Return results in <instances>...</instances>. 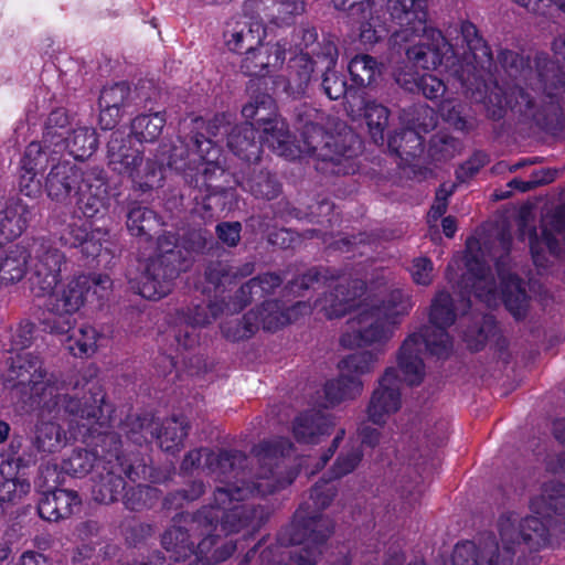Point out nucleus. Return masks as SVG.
<instances>
[{"mask_svg":"<svg viewBox=\"0 0 565 565\" xmlns=\"http://www.w3.org/2000/svg\"><path fill=\"white\" fill-rule=\"evenodd\" d=\"M461 149V141L448 132L438 131L428 143V157L435 163L452 159Z\"/></svg>","mask_w":565,"mask_h":565,"instance_id":"obj_62","label":"nucleus"},{"mask_svg":"<svg viewBox=\"0 0 565 565\" xmlns=\"http://www.w3.org/2000/svg\"><path fill=\"white\" fill-rule=\"evenodd\" d=\"M344 11L347 23L359 31L362 44L372 46L384 38L386 29L374 0L353 1Z\"/></svg>","mask_w":565,"mask_h":565,"instance_id":"obj_23","label":"nucleus"},{"mask_svg":"<svg viewBox=\"0 0 565 565\" xmlns=\"http://www.w3.org/2000/svg\"><path fill=\"white\" fill-rule=\"evenodd\" d=\"M62 148H67L75 160L84 162L98 148V137L94 128L78 127L66 138Z\"/></svg>","mask_w":565,"mask_h":565,"instance_id":"obj_54","label":"nucleus"},{"mask_svg":"<svg viewBox=\"0 0 565 565\" xmlns=\"http://www.w3.org/2000/svg\"><path fill=\"white\" fill-rule=\"evenodd\" d=\"M66 334V347L74 356L83 358L95 353L99 333L94 327L82 324L76 329L72 319V329Z\"/></svg>","mask_w":565,"mask_h":565,"instance_id":"obj_53","label":"nucleus"},{"mask_svg":"<svg viewBox=\"0 0 565 565\" xmlns=\"http://www.w3.org/2000/svg\"><path fill=\"white\" fill-rule=\"evenodd\" d=\"M120 429L126 438L135 445L151 443L154 440L158 422L152 415H128L120 424Z\"/></svg>","mask_w":565,"mask_h":565,"instance_id":"obj_48","label":"nucleus"},{"mask_svg":"<svg viewBox=\"0 0 565 565\" xmlns=\"http://www.w3.org/2000/svg\"><path fill=\"white\" fill-rule=\"evenodd\" d=\"M329 476L322 477L310 489L309 501L295 511L289 524L277 533L273 559L288 565H317L321 546L332 535L334 524L322 511L334 500L338 488Z\"/></svg>","mask_w":565,"mask_h":565,"instance_id":"obj_3","label":"nucleus"},{"mask_svg":"<svg viewBox=\"0 0 565 565\" xmlns=\"http://www.w3.org/2000/svg\"><path fill=\"white\" fill-rule=\"evenodd\" d=\"M70 117L64 108L53 109L44 124L43 143L62 149L68 132Z\"/></svg>","mask_w":565,"mask_h":565,"instance_id":"obj_60","label":"nucleus"},{"mask_svg":"<svg viewBox=\"0 0 565 565\" xmlns=\"http://www.w3.org/2000/svg\"><path fill=\"white\" fill-rule=\"evenodd\" d=\"M305 301H297L288 310L281 308L279 300H264L254 309L259 315V327L269 332H276L292 322L291 315L300 309H308Z\"/></svg>","mask_w":565,"mask_h":565,"instance_id":"obj_41","label":"nucleus"},{"mask_svg":"<svg viewBox=\"0 0 565 565\" xmlns=\"http://www.w3.org/2000/svg\"><path fill=\"white\" fill-rule=\"evenodd\" d=\"M323 113L308 103L294 108V126L299 131L307 152L317 158L316 170L324 175H350L359 169L361 141L354 134L327 135Z\"/></svg>","mask_w":565,"mask_h":565,"instance_id":"obj_5","label":"nucleus"},{"mask_svg":"<svg viewBox=\"0 0 565 565\" xmlns=\"http://www.w3.org/2000/svg\"><path fill=\"white\" fill-rule=\"evenodd\" d=\"M92 167L90 163L78 166L70 161H58L51 168L45 179L47 196L58 203L67 202L73 193L76 194L85 179L86 171Z\"/></svg>","mask_w":565,"mask_h":565,"instance_id":"obj_25","label":"nucleus"},{"mask_svg":"<svg viewBox=\"0 0 565 565\" xmlns=\"http://www.w3.org/2000/svg\"><path fill=\"white\" fill-rule=\"evenodd\" d=\"M31 254L24 247L15 245L0 257V284L13 285L24 278Z\"/></svg>","mask_w":565,"mask_h":565,"instance_id":"obj_42","label":"nucleus"},{"mask_svg":"<svg viewBox=\"0 0 565 565\" xmlns=\"http://www.w3.org/2000/svg\"><path fill=\"white\" fill-rule=\"evenodd\" d=\"M126 225L130 235L150 242L160 231L163 221L151 207L131 202L127 207Z\"/></svg>","mask_w":565,"mask_h":565,"instance_id":"obj_37","label":"nucleus"},{"mask_svg":"<svg viewBox=\"0 0 565 565\" xmlns=\"http://www.w3.org/2000/svg\"><path fill=\"white\" fill-rule=\"evenodd\" d=\"M364 454L360 446L344 447L338 455L328 475L332 480H339L352 473L361 463Z\"/></svg>","mask_w":565,"mask_h":565,"instance_id":"obj_64","label":"nucleus"},{"mask_svg":"<svg viewBox=\"0 0 565 565\" xmlns=\"http://www.w3.org/2000/svg\"><path fill=\"white\" fill-rule=\"evenodd\" d=\"M376 361L377 354L371 351L354 352L340 360V375L327 381L323 386L327 405L333 407L360 396L363 391L361 376L370 373Z\"/></svg>","mask_w":565,"mask_h":565,"instance_id":"obj_14","label":"nucleus"},{"mask_svg":"<svg viewBox=\"0 0 565 565\" xmlns=\"http://www.w3.org/2000/svg\"><path fill=\"white\" fill-rule=\"evenodd\" d=\"M284 282V277L277 273L259 274L243 284L230 298L227 309L232 313L243 311L252 301L267 300Z\"/></svg>","mask_w":565,"mask_h":565,"instance_id":"obj_28","label":"nucleus"},{"mask_svg":"<svg viewBox=\"0 0 565 565\" xmlns=\"http://www.w3.org/2000/svg\"><path fill=\"white\" fill-rule=\"evenodd\" d=\"M452 565H512L511 552L499 553L494 534L490 533L483 547L472 541H462L455 545L451 555Z\"/></svg>","mask_w":565,"mask_h":565,"instance_id":"obj_27","label":"nucleus"},{"mask_svg":"<svg viewBox=\"0 0 565 565\" xmlns=\"http://www.w3.org/2000/svg\"><path fill=\"white\" fill-rule=\"evenodd\" d=\"M347 276V267L313 266L302 275L287 282L288 295L303 296V292L316 286H327Z\"/></svg>","mask_w":565,"mask_h":565,"instance_id":"obj_38","label":"nucleus"},{"mask_svg":"<svg viewBox=\"0 0 565 565\" xmlns=\"http://www.w3.org/2000/svg\"><path fill=\"white\" fill-rule=\"evenodd\" d=\"M397 83L412 94H423L430 100L441 98L446 92L445 83L433 74H399L396 78Z\"/></svg>","mask_w":565,"mask_h":565,"instance_id":"obj_44","label":"nucleus"},{"mask_svg":"<svg viewBox=\"0 0 565 565\" xmlns=\"http://www.w3.org/2000/svg\"><path fill=\"white\" fill-rule=\"evenodd\" d=\"M417 334H409L402 343L397 365L403 374V380L409 386L419 385L425 376V365L420 358V348L416 347Z\"/></svg>","mask_w":565,"mask_h":565,"instance_id":"obj_39","label":"nucleus"},{"mask_svg":"<svg viewBox=\"0 0 565 565\" xmlns=\"http://www.w3.org/2000/svg\"><path fill=\"white\" fill-rule=\"evenodd\" d=\"M391 111L376 100H366L363 106V118L369 128L373 141L379 145L384 142V134L388 127Z\"/></svg>","mask_w":565,"mask_h":565,"instance_id":"obj_57","label":"nucleus"},{"mask_svg":"<svg viewBox=\"0 0 565 565\" xmlns=\"http://www.w3.org/2000/svg\"><path fill=\"white\" fill-rule=\"evenodd\" d=\"M108 237V230L93 227L88 220L73 217L61 230L58 239L64 247L77 249L86 258H96Z\"/></svg>","mask_w":565,"mask_h":565,"instance_id":"obj_20","label":"nucleus"},{"mask_svg":"<svg viewBox=\"0 0 565 565\" xmlns=\"http://www.w3.org/2000/svg\"><path fill=\"white\" fill-rule=\"evenodd\" d=\"M268 513L260 504H238L228 509L204 505L191 515L192 527L200 530L203 537L194 543V559L191 565H212V552L218 536L213 532L220 525L226 534L238 533L246 529L253 536L267 522Z\"/></svg>","mask_w":565,"mask_h":565,"instance_id":"obj_8","label":"nucleus"},{"mask_svg":"<svg viewBox=\"0 0 565 565\" xmlns=\"http://www.w3.org/2000/svg\"><path fill=\"white\" fill-rule=\"evenodd\" d=\"M99 454L104 456V463L97 470L92 489L93 499L98 503L118 502L126 490V479L156 481L154 468L140 451H125L119 446L113 450L103 448Z\"/></svg>","mask_w":565,"mask_h":565,"instance_id":"obj_10","label":"nucleus"},{"mask_svg":"<svg viewBox=\"0 0 565 565\" xmlns=\"http://www.w3.org/2000/svg\"><path fill=\"white\" fill-rule=\"evenodd\" d=\"M7 382L11 388L29 393L33 402L47 415L60 416L62 413L89 418H105L109 406L96 404L104 402L105 391L100 384H88L83 397L68 395L64 383L54 374L47 375L39 355L32 352H17L9 358Z\"/></svg>","mask_w":565,"mask_h":565,"instance_id":"obj_2","label":"nucleus"},{"mask_svg":"<svg viewBox=\"0 0 565 565\" xmlns=\"http://www.w3.org/2000/svg\"><path fill=\"white\" fill-rule=\"evenodd\" d=\"M455 321L456 312L451 295L448 291H438L430 305L429 324L448 329Z\"/></svg>","mask_w":565,"mask_h":565,"instance_id":"obj_63","label":"nucleus"},{"mask_svg":"<svg viewBox=\"0 0 565 565\" xmlns=\"http://www.w3.org/2000/svg\"><path fill=\"white\" fill-rule=\"evenodd\" d=\"M166 126L164 113L140 114L130 124V135L142 142H154L161 136Z\"/></svg>","mask_w":565,"mask_h":565,"instance_id":"obj_52","label":"nucleus"},{"mask_svg":"<svg viewBox=\"0 0 565 565\" xmlns=\"http://www.w3.org/2000/svg\"><path fill=\"white\" fill-rule=\"evenodd\" d=\"M31 211L19 199L0 198V238L13 241L26 230Z\"/></svg>","mask_w":565,"mask_h":565,"instance_id":"obj_36","label":"nucleus"},{"mask_svg":"<svg viewBox=\"0 0 565 565\" xmlns=\"http://www.w3.org/2000/svg\"><path fill=\"white\" fill-rule=\"evenodd\" d=\"M401 379L395 367H387L379 380L369 406V419L376 425H383L386 417L396 413L402 405Z\"/></svg>","mask_w":565,"mask_h":565,"instance_id":"obj_22","label":"nucleus"},{"mask_svg":"<svg viewBox=\"0 0 565 565\" xmlns=\"http://www.w3.org/2000/svg\"><path fill=\"white\" fill-rule=\"evenodd\" d=\"M366 291V282L360 278H350L347 284H339L326 297L322 310L329 319L347 316L360 307V299Z\"/></svg>","mask_w":565,"mask_h":565,"instance_id":"obj_29","label":"nucleus"},{"mask_svg":"<svg viewBox=\"0 0 565 565\" xmlns=\"http://www.w3.org/2000/svg\"><path fill=\"white\" fill-rule=\"evenodd\" d=\"M259 329V315L250 309L242 319L225 321L221 324V331L225 339L232 342L250 339Z\"/></svg>","mask_w":565,"mask_h":565,"instance_id":"obj_59","label":"nucleus"},{"mask_svg":"<svg viewBox=\"0 0 565 565\" xmlns=\"http://www.w3.org/2000/svg\"><path fill=\"white\" fill-rule=\"evenodd\" d=\"M348 71L352 87L366 88L373 86L382 75L381 63L369 54H358L351 58Z\"/></svg>","mask_w":565,"mask_h":565,"instance_id":"obj_46","label":"nucleus"},{"mask_svg":"<svg viewBox=\"0 0 565 565\" xmlns=\"http://www.w3.org/2000/svg\"><path fill=\"white\" fill-rule=\"evenodd\" d=\"M216 244L205 228H190L180 236L164 232L157 238L156 254L147 260L140 279L132 286L148 300H159L170 294L174 279L189 266L192 254H203Z\"/></svg>","mask_w":565,"mask_h":565,"instance_id":"obj_4","label":"nucleus"},{"mask_svg":"<svg viewBox=\"0 0 565 565\" xmlns=\"http://www.w3.org/2000/svg\"><path fill=\"white\" fill-rule=\"evenodd\" d=\"M228 301H209L192 303L185 309L178 311V320H182L196 328L210 324L216 320L222 313L226 312L233 315L227 309Z\"/></svg>","mask_w":565,"mask_h":565,"instance_id":"obj_45","label":"nucleus"},{"mask_svg":"<svg viewBox=\"0 0 565 565\" xmlns=\"http://www.w3.org/2000/svg\"><path fill=\"white\" fill-rule=\"evenodd\" d=\"M190 513H177L172 518L173 524L161 535L162 547L170 553V558L175 562L185 561L194 553V540L190 531L192 527Z\"/></svg>","mask_w":565,"mask_h":565,"instance_id":"obj_30","label":"nucleus"},{"mask_svg":"<svg viewBox=\"0 0 565 565\" xmlns=\"http://www.w3.org/2000/svg\"><path fill=\"white\" fill-rule=\"evenodd\" d=\"M417 334L416 347L425 345L430 355L437 359H446L449 356L452 342L450 335L445 328L435 327L434 324L425 326Z\"/></svg>","mask_w":565,"mask_h":565,"instance_id":"obj_50","label":"nucleus"},{"mask_svg":"<svg viewBox=\"0 0 565 565\" xmlns=\"http://www.w3.org/2000/svg\"><path fill=\"white\" fill-rule=\"evenodd\" d=\"M295 46L300 53H308L318 58V62H327L328 65H337L339 50L331 35H323L319 41L318 31L309 23L295 29Z\"/></svg>","mask_w":565,"mask_h":565,"instance_id":"obj_31","label":"nucleus"},{"mask_svg":"<svg viewBox=\"0 0 565 565\" xmlns=\"http://www.w3.org/2000/svg\"><path fill=\"white\" fill-rule=\"evenodd\" d=\"M87 289L79 279H74L60 294H51L46 303L47 312L41 323L45 331L55 334L72 329L73 315L84 305Z\"/></svg>","mask_w":565,"mask_h":565,"instance_id":"obj_17","label":"nucleus"},{"mask_svg":"<svg viewBox=\"0 0 565 565\" xmlns=\"http://www.w3.org/2000/svg\"><path fill=\"white\" fill-rule=\"evenodd\" d=\"M249 102L242 108L245 124H253L260 134L259 139L274 152L286 158H295L291 149V135L288 125L277 113V105L262 81H249L247 85Z\"/></svg>","mask_w":565,"mask_h":565,"instance_id":"obj_11","label":"nucleus"},{"mask_svg":"<svg viewBox=\"0 0 565 565\" xmlns=\"http://www.w3.org/2000/svg\"><path fill=\"white\" fill-rule=\"evenodd\" d=\"M462 41L466 43L467 52L472 57V62L460 65L455 70V75L465 90V94L472 100L471 89L473 77L480 75L487 84L497 83L493 79L491 67L493 65V55L487 41L480 35L478 28L470 21H463L460 25Z\"/></svg>","mask_w":565,"mask_h":565,"instance_id":"obj_15","label":"nucleus"},{"mask_svg":"<svg viewBox=\"0 0 565 565\" xmlns=\"http://www.w3.org/2000/svg\"><path fill=\"white\" fill-rule=\"evenodd\" d=\"M391 152L408 161L419 157L424 151V138L414 129L403 128L387 136Z\"/></svg>","mask_w":565,"mask_h":565,"instance_id":"obj_47","label":"nucleus"},{"mask_svg":"<svg viewBox=\"0 0 565 565\" xmlns=\"http://www.w3.org/2000/svg\"><path fill=\"white\" fill-rule=\"evenodd\" d=\"M554 55L536 52L532 58L526 88L513 85L503 88L499 83L490 85L477 75L473 77L472 100L484 106L492 120L502 119L507 109L519 114L539 129L550 134L562 131L565 125L563 98L565 94V38L558 36L552 43Z\"/></svg>","mask_w":565,"mask_h":565,"instance_id":"obj_1","label":"nucleus"},{"mask_svg":"<svg viewBox=\"0 0 565 565\" xmlns=\"http://www.w3.org/2000/svg\"><path fill=\"white\" fill-rule=\"evenodd\" d=\"M97 404L99 405L102 402H98ZM104 405H107L110 408L105 420H102V418L71 415L75 419L86 422L82 424V427L85 428V431L82 435L84 437V441L90 446L92 449H73L72 452L61 462V469L66 475L76 478L85 477L94 467L98 469L104 463V456L103 454H99L100 449L106 448V450H113L115 447L122 446L121 436L109 429L113 426V415L116 409L111 403L107 402L106 396L104 397L103 406Z\"/></svg>","mask_w":565,"mask_h":565,"instance_id":"obj_12","label":"nucleus"},{"mask_svg":"<svg viewBox=\"0 0 565 565\" xmlns=\"http://www.w3.org/2000/svg\"><path fill=\"white\" fill-rule=\"evenodd\" d=\"M411 309V298L403 290L394 289L376 303L364 306L352 319L358 329L343 332L340 344L345 349L383 345L393 337L395 327Z\"/></svg>","mask_w":565,"mask_h":565,"instance_id":"obj_9","label":"nucleus"},{"mask_svg":"<svg viewBox=\"0 0 565 565\" xmlns=\"http://www.w3.org/2000/svg\"><path fill=\"white\" fill-rule=\"evenodd\" d=\"M64 253L55 247L42 245L30 276V288L35 297L51 295L61 281L62 266L65 265Z\"/></svg>","mask_w":565,"mask_h":565,"instance_id":"obj_24","label":"nucleus"},{"mask_svg":"<svg viewBox=\"0 0 565 565\" xmlns=\"http://www.w3.org/2000/svg\"><path fill=\"white\" fill-rule=\"evenodd\" d=\"M107 160L109 168L128 177L136 191L146 193L162 186L163 167L157 160H143V151L132 145L131 136L115 130L107 142Z\"/></svg>","mask_w":565,"mask_h":565,"instance_id":"obj_13","label":"nucleus"},{"mask_svg":"<svg viewBox=\"0 0 565 565\" xmlns=\"http://www.w3.org/2000/svg\"><path fill=\"white\" fill-rule=\"evenodd\" d=\"M253 124L234 126L227 135L228 149L241 160L256 163L260 160L263 142Z\"/></svg>","mask_w":565,"mask_h":565,"instance_id":"obj_34","label":"nucleus"},{"mask_svg":"<svg viewBox=\"0 0 565 565\" xmlns=\"http://www.w3.org/2000/svg\"><path fill=\"white\" fill-rule=\"evenodd\" d=\"M316 68L321 71V62L308 53L291 57L288 64L289 84H294L298 93H305Z\"/></svg>","mask_w":565,"mask_h":565,"instance_id":"obj_55","label":"nucleus"},{"mask_svg":"<svg viewBox=\"0 0 565 565\" xmlns=\"http://www.w3.org/2000/svg\"><path fill=\"white\" fill-rule=\"evenodd\" d=\"M257 13L278 28L289 26L306 11L305 0H249Z\"/></svg>","mask_w":565,"mask_h":565,"instance_id":"obj_35","label":"nucleus"},{"mask_svg":"<svg viewBox=\"0 0 565 565\" xmlns=\"http://www.w3.org/2000/svg\"><path fill=\"white\" fill-rule=\"evenodd\" d=\"M499 242L504 254L495 259L494 267L500 280L501 298L505 309L515 320L520 321L527 315L530 297L526 292L524 280L518 274L510 273L507 269L512 248L511 234L502 231L499 234Z\"/></svg>","mask_w":565,"mask_h":565,"instance_id":"obj_16","label":"nucleus"},{"mask_svg":"<svg viewBox=\"0 0 565 565\" xmlns=\"http://www.w3.org/2000/svg\"><path fill=\"white\" fill-rule=\"evenodd\" d=\"M191 426L184 415H173L158 423L154 439L160 448L169 454L178 452L184 445Z\"/></svg>","mask_w":565,"mask_h":565,"instance_id":"obj_40","label":"nucleus"},{"mask_svg":"<svg viewBox=\"0 0 565 565\" xmlns=\"http://www.w3.org/2000/svg\"><path fill=\"white\" fill-rule=\"evenodd\" d=\"M529 241L531 257L536 267H546L547 265V258L542 245L546 246L552 256H562L563 250L559 241L556 237V233L548 231V227L541 230V237L539 236L536 228L532 227L529 233Z\"/></svg>","mask_w":565,"mask_h":565,"instance_id":"obj_51","label":"nucleus"},{"mask_svg":"<svg viewBox=\"0 0 565 565\" xmlns=\"http://www.w3.org/2000/svg\"><path fill=\"white\" fill-rule=\"evenodd\" d=\"M161 491L149 484H136L122 492L119 501L132 512H140L153 508L160 499Z\"/></svg>","mask_w":565,"mask_h":565,"instance_id":"obj_56","label":"nucleus"},{"mask_svg":"<svg viewBox=\"0 0 565 565\" xmlns=\"http://www.w3.org/2000/svg\"><path fill=\"white\" fill-rule=\"evenodd\" d=\"M467 274L471 280L473 295L479 299H490L494 295V280L490 269L481 259L473 257L467 262Z\"/></svg>","mask_w":565,"mask_h":565,"instance_id":"obj_58","label":"nucleus"},{"mask_svg":"<svg viewBox=\"0 0 565 565\" xmlns=\"http://www.w3.org/2000/svg\"><path fill=\"white\" fill-rule=\"evenodd\" d=\"M291 447V443L285 439L263 440L255 445L252 454L258 460L259 471L254 480L276 483L277 480H284L291 470L298 475L297 468L285 465V455Z\"/></svg>","mask_w":565,"mask_h":565,"instance_id":"obj_21","label":"nucleus"},{"mask_svg":"<svg viewBox=\"0 0 565 565\" xmlns=\"http://www.w3.org/2000/svg\"><path fill=\"white\" fill-rule=\"evenodd\" d=\"M67 443L65 430L55 422H39L35 425L32 447L39 454H54L61 450Z\"/></svg>","mask_w":565,"mask_h":565,"instance_id":"obj_43","label":"nucleus"},{"mask_svg":"<svg viewBox=\"0 0 565 565\" xmlns=\"http://www.w3.org/2000/svg\"><path fill=\"white\" fill-rule=\"evenodd\" d=\"M248 458L245 452L237 449H205V463L203 469L223 486L216 487L213 492V504L220 509H228L238 504H250V497H266L289 487L297 478L291 470L284 480L276 483L247 479L246 471Z\"/></svg>","mask_w":565,"mask_h":565,"instance_id":"obj_6","label":"nucleus"},{"mask_svg":"<svg viewBox=\"0 0 565 565\" xmlns=\"http://www.w3.org/2000/svg\"><path fill=\"white\" fill-rule=\"evenodd\" d=\"M242 186L256 199L267 201L276 199L281 192V183L278 181L276 174L267 170L256 171L253 169L242 182Z\"/></svg>","mask_w":565,"mask_h":565,"instance_id":"obj_49","label":"nucleus"},{"mask_svg":"<svg viewBox=\"0 0 565 565\" xmlns=\"http://www.w3.org/2000/svg\"><path fill=\"white\" fill-rule=\"evenodd\" d=\"M266 36L265 26L262 21L254 18L237 14L232 17L223 31L226 47L233 53H245L255 49Z\"/></svg>","mask_w":565,"mask_h":565,"instance_id":"obj_26","label":"nucleus"},{"mask_svg":"<svg viewBox=\"0 0 565 565\" xmlns=\"http://www.w3.org/2000/svg\"><path fill=\"white\" fill-rule=\"evenodd\" d=\"M519 534L521 543L530 550L539 551L548 541V529L537 516H526L519 522Z\"/></svg>","mask_w":565,"mask_h":565,"instance_id":"obj_61","label":"nucleus"},{"mask_svg":"<svg viewBox=\"0 0 565 565\" xmlns=\"http://www.w3.org/2000/svg\"><path fill=\"white\" fill-rule=\"evenodd\" d=\"M391 22L397 26L393 34L404 41L423 33L419 41L406 49V56L416 67L436 70L451 50L439 30H428L426 0H387Z\"/></svg>","mask_w":565,"mask_h":565,"instance_id":"obj_7","label":"nucleus"},{"mask_svg":"<svg viewBox=\"0 0 565 565\" xmlns=\"http://www.w3.org/2000/svg\"><path fill=\"white\" fill-rule=\"evenodd\" d=\"M333 426L331 416L318 409H308L292 420V435L299 444L316 445L322 436L332 433Z\"/></svg>","mask_w":565,"mask_h":565,"instance_id":"obj_33","label":"nucleus"},{"mask_svg":"<svg viewBox=\"0 0 565 565\" xmlns=\"http://www.w3.org/2000/svg\"><path fill=\"white\" fill-rule=\"evenodd\" d=\"M76 205L86 220L103 216L110 206V185L107 171L93 164L76 192Z\"/></svg>","mask_w":565,"mask_h":565,"instance_id":"obj_18","label":"nucleus"},{"mask_svg":"<svg viewBox=\"0 0 565 565\" xmlns=\"http://www.w3.org/2000/svg\"><path fill=\"white\" fill-rule=\"evenodd\" d=\"M82 504V499L77 491L55 488L40 494L38 500V514L47 522H58L70 518L74 513V508Z\"/></svg>","mask_w":565,"mask_h":565,"instance_id":"obj_32","label":"nucleus"},{"mask_svg":"<svg viewBox=\"0 0 565 565\" xmlns=\"http://www.w3.org/2000/svg\"><path fill=\"white\" fill-rule=\"evenodd\" d=\"M287 41L280 40L276 43H264L256 45L255 49L247 50L241 61V72L249 77H256L250 81H262V86L266 87L265 77L269 73L279 70L286 61Z\"/></svg>","mask_w":565,"mask_h":565,"instance_id":"obj_19","label":"nucleus"}]
</instances>
